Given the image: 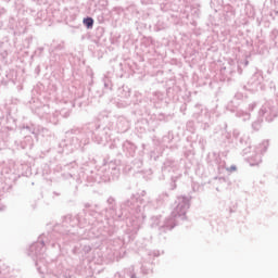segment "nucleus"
Wrapping results in <instances>:
<instances>
[{"mask_svg": "<svg viewBox=\"0 0 278 278\" xmlns=\"http://www.w3.org/2000/svg\"><path fill=\"white\" fill-rule=\"evenodd\" d=\"M84 25H86V27H88V29H90V27H92V25H94V20H92V17H87L84 20Z\"/></svg>", "mask_w": 278, "mask_h": 278, "instance_id": "1", "label": "nucleus"}]
</instances>
